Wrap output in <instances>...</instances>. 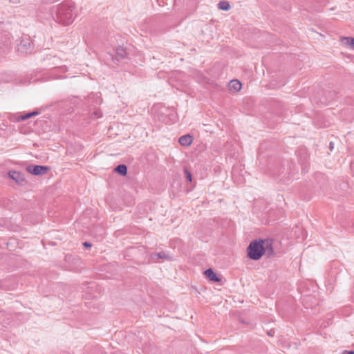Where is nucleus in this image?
<instances>
[{
    "label": "nucleus",
    "instance_id": "obj_1",
    "mask_svg": "<svg viewBox=\"0 0 354 354\" xmlns=\"http://www.w3.org/2000/svg\"><path fill=\"white\" fill-rule=\"evenodd\" d=\"M54 12L56 15V21L66 26L72 24L77 15L76 7L71 2L57 6Z\"/></svg>",
    "mask_w": 354,
    "mask_h": 354
},
{
    "label": "nucleus",
    "instance_id": "obj_2",
    "mask_svg": "<svg viewBox=\"0 0 354 354\" xmlns=\"http://www.w3.org/2000/svg\"><path fill=\"white\" fill-rule=\"evenodd\" d=\"M263 239H255L252 241L248 248V257L252 260H259L264 254Z\"/></svg>",
    "mask_w": 354,
    "mask_h": 354
},
{
    "label": "nucleus",
    "instance_id": "obj_3",
    "mask_svg": "<svg viewBox=\"0 0 354 354\" xmlns=\"http://www.w3.org/2000/svg\"><path fill=\"white\" fill-rule=\"evenodd\" d=\"M48 170V167L41 165H30L27 167V171L33 175L39 176L44 174Z\"/></svg>",
    "mask_w": 354,
    "mask_h": 354
},
{
    "label": "nucleus",
    "instance_id": "obj_4",
    "mask_svg": "<svg viewBox=\"0 0 354 354\" xmlns=\"http://www.w3.org/2000/svg\"><path fill=\"white\" fill-rule=\"evenodd\" d=\"M9 177L12 179L17 184L24 185L26 181L24 174L16 171H10L8 172Z\"/></svg>",
    "mask_w": 354,
    "mask_h": 354
},
{
    "label": "nucleus",
    "instance_id": "obj_5",
    "mask_svg": "<svg viewBox=\"0 0 354 354\" xmlns=\"http://www.w3.org/2000/svg\"><path fill=\"white\" fill-rule=\"evenodd\" d=\"M263 250L264 254H266L268 257H271L274 255L273 249V240L270 239H263Z\"/></svg>",
    "mask_w": 354,
    "mask_h": 354
},
{
    "label": "nucleus",
    "instance_id": "obj_6",
    "mask_svg": "<svg viewBox=\"0 0 354 354\" xmlns=\"http://www.w3.org/2000/svg\"><path fill=\"white\" fill-rule=\"evenodd\" d=\"M151 257L155 261H158V259H162L167 261H171L172 257L170 256L168 253L166 252L162 251L158 253H155L151 256Z\"/></svg>",
    "mask_w": 354,
    "mask_h": 354
},
{
    "label": "nucleus",
    "instance_id": "obj_7",
    "mask_svg": "<svg viewBox=\"0 0 354 354\" xmlns=\"http://www.w3.org/2000/svg\"><path fill=\"white\" fill-rule=\"evenodd\" d=\"M192 142L193 137L189 134L180 136L178 139V142L180 143V145L183 147H189V145H191Z\"/></svg>",
    "mask_w": 354,
    "mask_h": 354
},
{
    "label": "nucleus",
    "instance_id": "obj_8",
    "mask_svg": "<svg viewBox=\"0 0 354 354\" xmlns=\"http://www.w3.org/2000/svg\"><path fill=\"white\" fill-rule=\"evenodd\" d=\"M205 274L212 281L219 282L221 281L220 278L212 268L207 269L205 271Z\"/></svg>",
    "mask_w": 354,
    "mask_h": 354
},
{
    "label": "nucleus",
    "instance_id": "obj_9",
    "mask_svg": "<svg viewBox=\"0 0 354 354\" xmlns=\"http://www.w3.org/2000/svg\"><path fill=\"white\" fill-rule=\"evenodd\" d=\"M340 41L342 45L354 50V38L349 37H342L340 38Z\"/></svg>",
    "mask_w": 354,
    "mask_h": 354
},
{
    "label": "nucleus",
    "instance_id": "obj_10",
    "mask_svg": "<svg viewBox=\"0 0 354 354\" xmlns=\"http://www.w3.org/2000/svg\"><path fill=\"white\" fill-rule=\"evenodd\" d=\"M228 86L231 91L237 92L241 89V83L237 80H233L229 82Z\"/></svg>",
    "mask_w": 354,
    "mask_h": 354
},
{
    "label": "nucleus",
    "instance_id": "obj_11",
    "mask_svg": "<svg viewBox=\"0 0 354 354\" xmlns=\"http://www.w3.org/2000/svg\"><path fill=\"white\" fill-rule=\"evenodd\" d=\"M38 115V112L37 111H32V112H30V113H28L25 115H21V116H19L16 120L17 121H23V120H25L32 116H34V115Z\"/></svg>",
    "mask_w": 354,
    "mask_h": 354
},
{
    "label": "nucleus",
    "instance_id": "obj_12",
    "mask_svg": "<svg viewBox=\"0 0 354 354\" xmlns=\"http://www.w3.org/2000/svg\"><path fill=\"white\" fill-rule=\"evenodd\" d=\"M115 171L122 176H125L127 172V168L124 165H120L115 168Z\"/></svg>",
    "mask_w": 354,
    "mask_h": 354
},
{
    "label": "nucleus",
    "instance_id": "obj_13",
    "mask_svg": "<svg viewBox=\"0 0 354 354\" xmlns=\"http://www.w3.org/2000/svg\"><path fill=\"white\" fill-rule=\"evenodd\" d=\"M218 7L222 10H228L230 8V6L227 1H220L218 4Z\"/></svg>",
    "mask_w": 354,
    "mask_h": 354
},
{
    "label": "nucleus",
    "instance_id": "obj_14",
    "mask_svg": "<svg viewBox=\"0 0 354 354\" xmlns=\"http://www.w3.org/2000/svg\"><path fill=\"white\" fill-rule=\"evenodd\" d=\"M117 55L120 57H124L125 55V51L122 48H119L117 49Z\"/></svg>",
    "mask_w": 354,
    "mask_h": 354
},
{
    "label": "nucleus",
    "instance_id": "obj_15",
    "mask_svg": "<svg viewBox=\"0 0 354 354\" xmlns=\"http://www.w3.org/2000/svg\"><path fill=\"white\" fill-rule=\"evenodd\" d=\"M185 173L187 179L189 181H192V174H191V173L187 169L185 170Z\"/></svg>",
    "mask_w": 354,
    "mask_h": 354
},
{
    "label": "nucleus",
    "instance_id": "obj_16",
    "mask_svg": "<svg viewBox=\"0 0 354 354\" xmlns=\"http://www.w3.org/2000/svg\"><path fill=\"white\" fill-rule=\"evenodd\" d=\"M83 245L85 248H91L92 246V244L91 243H89V242L86 241V242L83 243Z\"/></svg>",
    "mask_w": 354,
    "mask_h": 354
},
{
    "label": "nucleus",
    "instance_id": "obj_17",
    "mask_svg": "<svg viewBox=\"0 0 354 354\" xmlns=\"http://www.w3.org/2000/svg\"><path fill=\"white\" fill-rule=\"evenodd\" d=\"M98 230L100 232V238L101 239L102 235L104 234V230L102 227H100Z\"/></svg>",
    "mask_w": 354,
    "mask_h": 354
},
{
    "label": "nucleus",
    "instance_id": "obj_18",
    "mask_svg": "<svg viewBox=\"0 0 354 354\" xmlns=\"http://www.w3.org/2000/svg\"><path fill=\"white\" fill-rule=\"evenodd\" d=\"M93 114L95 115V117H96V118H100L101 117V113L100 112L95 111V112H94Z\"/></svg>",
    "mask_w": 354,
    "mask_h": 354
},
{
    "label": "nucleus",
    "instance_id": "obj_19",
    "mask_svg": "<svg viewBox=\"0 0 354 354\" xmlns=\"http://www.w3.org/2000/svg\"><path fill=\"white\" fill-rule=\"evenodd\" d=\"M344 354H354V351H345Z\"/></svg>",
    "mask_w": 354,
    "mask_h": 354
},
{
    "label": "nucleus",
    "instance_id": "obj_20",
    "mask_svg": "<svg viewBox=\"0 0 354 354\" xmlns=\"http://www.w3.org/2000/svg\"><path fill=\"white\" fill-rule=\"evenodd\" d=\"M61 70H62V71H66V69H65V68H64V67L62 68H61Z\"/></svg>",
    "mask_w": 354,
    "mask_h": 354
},
{
    "label": "nucleus",
    "instance_id": "obj_21",
    "mask_svg": "<svg viewBox=\"0 0 354 354\" xmlns=\"http://www.w3.org/2000/svg\"><path fill=\"white\" fill-rule=\"evenodd\" d=\"M268 335H271V331L268 332Z\"/></svg>",
    "mask_w": 354,
    "mask_h": 354
},
{
    "label": "nucleus",
    "instance_id": "obj_22",
    "mask_svg": "<svg viewBox=\"0 0 354 354\" xmlns=\"http://www.w3.org/2000/svg\"><path fill=\"white\" fill-rule=\"evenodd\" d=\"M330 147H333L332 142L330 143Z\"/></svg>",
    "mask_w": 354,
    "mask_h": 354
}]
</instances>
